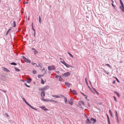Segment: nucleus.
I'll return each mask as SVG.
<instances>
[{
	"instance_id": "obj_23",
	"label": "nucleus",
	"mask_w": 124,
	"mask_h": 124,
	"mask_svg": "<svg viewBox=\"0 0 124 124\" xmlns=\"http://www.w3.org/2000/svg\"><path fill=\"white\" fill-rule=\"evenodd\" d=\"M49 101L51 102H54L56 103H58V102L56 101H55L53 100H50V101Z\"/></svg>"
},
{
	"instance_id": "obj_4",
	"label": "nucleus",
	"mask_w": 124,
	"mask_h": 124,
	"mask_svg": "<svg viewBox=\"0 0 124 124\" xmlns=\"http://www.w3.org/2000/svg\"><path fill=\"white\" fill-rule=\"evenodd\" d=\"M22 58L25 62L27 63H30L31 62V61L27 59L24 56H22Z\"/></svg>"
},
{
	"instance_id": "obj_62",
	"label": "nucleus",
	"mask_w": 124,
	"mask_h": 124,
	"mask_svg": "<svg viewBox=\"0 0 124 124\" xmlns=\"http://www.w3.org/2000/svg\"><path fill=\"white\" fill-rule=\"evenodd\" d=\"M115 82H116V80H115L113 81V82L112 83L113 84H115Z\"/></svg>"
},
{
	"instance_id": "obj_48",
	"label": "nucleus",
	"mask_w": 124,
	"mask_h": 124,
	"mask_svg": "<svg viewBox=\"0 0 124 124\" xmlns=\"http://www.w3.org/2000/svg\"><path fill=\"white\" fill-rule=\"evenodd\" d=\"M55 77L56 78H58L59 77V76L57 75H55Z\"/></svg>"
},
{
	"instance_id": "obj_11",
	"label": "nucleus",
	"mask_w": 124,
	"mask_h": 124,
	"mask_svg": "<svg viewBox=\"0 0 124 124\" xmlns=\"http://www.w3.org/2000/svg\"><path fill=\"white\" fill-rule=\"evenodd\" d=\"M31 50L34 51H33L34 53L35 54H36L38 53V52L37 51L35 48H32Z\"/></svg>"
},
{
	"instance_id": "obj_3",
	"label": "nucleus",
	"mask_w": 124,
	"mask_h": 124,
	"mask_svg": "<svg viewBox=\"0 0 124 124\" xmlns=\"http://www.w3.org/2000/svg\"><path fill=\"white\" fill-rule=\"evenodd\" d=\"M55 69V67L54 65L52 66H49L48 67V69L49 70H54Z\"/></svg>"
},
{
	"instance_id": "obj_50",
	"label": "nucleus",
	"mask_w": 124,
	"mask_h": 124,
	"mask_svg": "<svg viewBox=\"0 0 124 124\" xmlns=\"http://www.w3.org/2000/svg\"><path fill=\"white\" fill-rule=\"evenodd\" d=\"M5 115L7 117H8V114L6 113H5Z\"/></svg>"
},
{
	"instance_id": "obj_13",
	"label": "nucleus",
	"mask_w": 124,
	"mask_h": 124,
	"mask_svg": "<svg viewBox=\"0 0 124 124\" xmlns=\"http://www.w3.org/2000/svg\"><path fill=\"white\" fill-rule=\"evenodd\" d=\"M65 85L68 87H70V85H71V84L69 83H65Z\"/></svg>"
},
{
	"instance_id": "obj_54",
	"label": "nucleus",
	"mask_w": 124,
	"mask_h": 124,
	"mask_svg": "<svg viewBox=\"0 0 124 124\" xmlns=\"http://www.w3.org/2000/svg\"><path fill=\"white\" fill-rule=\"evenodd\" d=\"M28 106H29V107H30L31 108H32L33 107H32V106H31L30 104H29V105H28Z\"/></svg>"
},
{
	"instance_id": "obj_5",
	"label": "nucleus",
	"mask_w": 124,
	"mask_h": 124,
	"mask_svg": "<svg viewBox=\"0 0 124 124\" xmlns=\"http://www.w3.org/2000/svg\"><path fill=\"white\" fill-rule=\"evenodd\" d=\"M70 73L69 72H67L65 73H64L62 75L63 77H66L69 76L70 75Z\"/></svg>"
},
{
	"instance_id": "obj_41",
	"label": "nucleus",
	"mask_w": 124,
	"mask_h": 124,
	"mask_svg": "<svg viewBox=\"0 0 124 124\" xmlns=\"http://www.w3.org/2000/svg\"><path fill=\"white\" fill-rule=\"evenodd\" d=\"M0 90L2 92H4L5 93L7 92L6 91H5V90H2L0 89Z\"/></svg>"
},
{
	"instance_id": "obj_12",
	"label": "nucleus",
	"mask_w": 124,
	"mask_h": 124,
	"mask_svg": "<svg viewBox=\"0 0 124 124\" xmlns=\"http://www.w3.org/2000/svg\"><path fill=\"white\" fill-rule=\"evenodd\" d=\"M41 96L42 97H44L45 96V93L43 91H42L41 93Z\"/></svg>"
},
{
	"instance_id": "obj_37",
	"label": "nucleus",
	"mask_w": 124,
	"mask_h": 124,
	"mask_svg": "<svg viewBox=\"0 0 124 124\" xmlns=\"http://www.w3.org/2000/svg\"><path fill=\"white\" fill-rule=\"evenodd\" d=\"M24 85H25L26 86V87H30V86L29 85H27V84L26 83H24Z\"/></svg>"
},
{
	"instance_id": "obj_58",
	"label": "nucleus",
	"mask_w": 124,
	"mask_h": 124,
	"mask_svg": "<svg viewBox=\"0 0 124 124\" xmlns=\"http://www.w3.org/2000/svg\"><path fill=\"white\" fill-rule=\"evenodd\" d=\"M55 72H56L58 74H59L60 73V72L59 71H55Z\"/></svg>"
},
{
	"instance_id": "obj_53",
	"label": "nucleus",
	"mask_w": 124,
	"mask_h": 124,
	"mask_svg": "<svg viewBox=\"0 0 124 124\" xmlns=\"http://www.w3.org/2000/svg\"><path fill=\"white\" fill-rule=\"evenodd\" d=\"M28 106H29V107H30L31 108H32L33 107H32V106H31L30 104H29V105H28Z\"/></svg>"
},
{
	"instance_id": "obj_8",
	"label": "nucleus",
	"mask_w": 124,
	"mask_h": 124,
	"mask_svg": "<svg viewBox=\"0 0 124 124\" xmlns=\"http://www.w3.org/2000/svg\"><path fill=\"white\" fill-rule=\"evenodd\" d=\"M70 91L73 94L77 95V93L76 91L75 90H71V89H70Z\"/></svg>"
},
{
	"instance_id": "obj_42",
	"label": "nucleus",
	"mask_w": 124,
	"mask_h": 124,
	"mask_svg": "<svg viewBox=\"0 0 124 124\" xmlns=\"http://www.w3.org/2000/svg\"><path fill=\"white\" fill-rule=\"evenodd\" d=\"M31 64H32V65H34L36 64V66H37V67H38V65L36 63H31Z\"/></svg>"
},
{
	"instance_id": "obj_26",
	"label": "nucleus",
	"mask_w": 124,
	"mask_h": 124,
	"mask_svg": "<svg viewBox=\"0 0 124 124\" xmlns=\"http://www.w3.org/2000/svg\"><path fill=\"white\" fill-rule=\"evenodd\" d=\"M68 103L69 104L71 105H72L73 102V101H68Z\"/></svg>"
},
{
	"instance_id": "obj_7",
	"label": "nucleus",
	"mask_w": 124,
	"mask_h": 124,
	"mask_svg": "<svg viewBox=\"0 0 124 124\" xmlns=\"http://www.w3.org/2000/svg\"><path fill=\"white\" fill-rule=\"evenodd\" d=\"M40 108H41L42 109L44 110L45 111H46L48 110V109L46 108L44 106H40Z\"/></svg>"
},
{
	"instance_id": "obj_52",
	"label": "nucleus",
	"mask_w": 124,
	"mask_h": 124,
	"mask_svg": "<svg viewBox=\"0 0 124 124\" xmlns=\"http://www.w3.org/2000/svg\"><path fill=\"white\" fill-rule=\"evenodd\" d=\"M11 28L8 29L7 31L8 32H9L11 30Z\"/></svg>"
},
{
	"instance_id": "obj_15",
	"label": "nucleus",
	"mask_w": 124,
	"mask_h": 124,
	"mask_svg": "<svg viewBox=\"0 0 124 124\" xmlns=\"http://www.w3.org/2000/svg\"><path fill=\"white\" fill-rule=\"evenodd\" d=\"M114 93L118 97H120V95L116 91H114Z\"/></svg>"
},
{
	"instance_id": "obj_45",
	"label": "nucleus",
	"mask_w": 124,
	"mask_h": 124,
	"mask_svg": "<svg viewBox=\"0 0 124 124\" xmlns=\"http://www.w3.org/2000/svg\"><path fill=\"white\" fill-rule=\"evenodd\" d=\"M22 99L23 100V101L25 103L26 102V101L25 100V99L23 98H22Z\"/></svg>"
},
{
	"instance_id": "obj_6",
	"label": "nucleus",
	"mask_w": 124,
	"mask_h": 124,
	"mask_svg": "<svg viewBox=\"0 0 124 124\" xmlns=\"http://www.w3.org/2000/svg\"><path fill=\"white\" fill-rule=\"evenodd\" d=\"M90 120L91 122V123L94 124L96 121V119H94L93 118H91L90 119Z\"/></svg>"
},
{
	"instance_id": "obj_20",
	"label": "nucleus",
	"mask_w": 124,
	"mask_h": 124,
	"mask_svg": "<svg viewBox=\"0 0 124 124\" xmlns=\"http://www.w3.org/2000/svg\"><path fill=\"white\" fill-rule=\"evenodd\" d=\"M10 64L11 65H13L15 66L16 65H17V64L16 63L14 62H11L10 63Z\"/></svg>"
},
{
	"instance_id": "obj_56",
	"label": "nucleus",
	"mask_w": 124,
	"mask_h": 124,
	"mask_svg": "<svg viewBox=\"0 0 124 124\" xmlns=\"http://www.w3.org/2000/svg\"><path fill=\"white\" fill-rule=\"evenodd\" d=\"M104 71L105 72H106V73L107 74H109V72H106V71L105 70H104Z\"/></svg>"
},
{
	"instance_id": "obj_40",
	"label": "nucleus",
	"mask_w": 124,
	"mask_h": 124,
	"mask_svg": "<svg viewBox=\"0 0 124 124\" xmlns=\"http://www.w3.org/2000/svg\"><path fill=\"white\" fill-rule=\"evenodd\" d=\"M41 64V63H40V62H38V67L39 66H40L41 68H42V67L40 65V64Z\"/></svg>"
},
{
	"instance_id": "obj_2",
	"label": "nucleus",
	"mask_w": 124,
	"mask_h": 124,
	"mask_svg": "<svg viewBox=\"0 0 124 124\" xmlns=\"http://www.w3.org/2000/svg\"><path fill=\"white\" fill-rule=\"evenodd\" d=\"M78 106L79 107L80 106V108H82V109H84V108L82 106H81L82 105L83 106H85V104L84 103V102L83 101H79L78 102Z\"/></svg>"
},
{
	"instance_id": "obj_49",
	"label": "nucleus",
	"mask_w": 124,
	"mask_h": 124,
	"mask_svg": "<svg viewBox=\"0 0 124 124\" xmlns=\"http://www.w3.org/2000/svg\"><path fill=\"white\" fill-rule=\"evenodd\" d=\"M114 3V1H113V2L112 3V6L114 8H115V6L114 4H113V3Z\"/></svg>"
},
{
	"instance_id": "obj_27",
	"label": "nucleus",
	"mask_w": 124,
	"mask_h": 124,
	"mask_svg": "<svg viewBox=\"0 0 124 124\" xmlns=\"http://www.w3.org/2000/svg\"><path fill=\"white\" fill-rule=\"evenodd\" d=\"M109 112L110 113L111 116L112 117H113V116L112 114V112L111 111V110L109 109Z\"/></svg>"
},
{
	"instance_id": "obj_39",
	"label": "nucleus",
	"mask_w": 124,
	"mask_h": 124,
	"mask_svg": "<svg viewBox=\"0 0 124 124\" xmlns=\"http://www.w3.org/2000/svg\"><path fill=\"white\" fill-rule=\"evenodd\" d=\"M114 77L116 78V79L117 82H118L119 83L120 82H119V80L117 78H116V77Z\"/></svg>"
},
{
	"instance_id": "obj_60",
	"label": "nucleus",
	"mask_w": 124,
	"mask_h": 124,
	"mask_svg": "<svg viewBox=\"0 0 124 124\" xmlns=\"http://www.w3.org/2000/svg\"><path fill=\"white\" fill-rule=\"evenodd\" d=\"M32 29L34 31V32L35 31V29H34L33 27H32Z\"/></svg>"
},
{
	"instance_id": "obj_61",
	"label": "nucleus",
	"mask_w": 124,
	"mask_h": 124,
	"mask_svg": "<svg viewBox=\"0 0 124 124\" xmlns=\"http://www.w3.org/2000/svg\"><path fill=\"white\" fill-rule=\"evenodd\" d=\"M47 74V73L46 72V71H45L44 73L43 74H44V75L45 74Z\"/></svg>"
},
{
	"instance_id": "obj_36",
	"label": "nucleus",
	"mask_w": 124,
	"mask_h": 124,
	"mask_svg": "<svg viewBox=\"0 0 124 124\" xmlns=\"http://www.w3.org/2000/svg\"><path fill=\"white\" fill-rule=\"evenodd\" d=\"M88 88H89L90 89V90H91V92H93V93L94 94H95V93H94V92L91 89V88H90V87L89 86V85L88 86Z\"/></svg>"
},
{
	"instance_id": "obj_14",
	"label": "nucleus",
	"mask_w": 124,
	"mask_h": 124,
	"mask_svg": "<svg viewBox=\"0 0 124 124\" xmlns=\"http://www.w3.org/2000/svg\"><path fill=\"white\" fill-rule=\"evenodd\" d=\"M86 121L87 124H91V121H90L89 119L88 118H87Z\"/></svg>"
},
{
	"instance_id": "obj_32",
	"label": "nucleus",
	"mask_w": 124,
	"mask_h": 124,
	"mask_svg": "<svg viewBox=\"0 0 124 124\" xmlns=\"http://www.w3.org/2000/svg\"><path fill=\"white\" fill-rule=\"evenodd\" d=\"M50 99H46L44 100V101H45L48 102L49 101Z\"/></svg>"
},
{
	"instance_id": "obj_55",
	"label": "nucleus",
	"mask_w": 124,
	"mask_h": 124,
	"mask_svg": "<svg viewBox=\"0 0 124 124\" xmlns=\"http://www.w3.org/2000/svg\"><path fill=\"white\" fill-rule=\"evenodd\" d=\"M120 3V4L121 5V6H124V4H123V2H121V3Z\"/></svg>"
},
{
	"instance_id": "obj_25",
	"label": "nucleus",
	"mask_w": 124,
	"mask_h": 124,
	"mask_svg": "<svg viewBox=\"0 0 124 124\" xmlns=\"http://www.w3.org/2000/svg\"><path fill=\"white\" fill-rule=\"evenodd\" d=\"M44 76V74L41 75H38V77L39 78H40L41 77H43Z\"/></svg>"
},
{
	"instance_id": "obj_46",
	"label": "nucleus",
	"mask_w": 124,
	"mask_h": 124,
	"mask_svg": "<svg viewBox=\"0 0 124 124\" xmlns=\"http://www.w3.org/2000/svg\"><path fill=\"white\" fill-rule=\"evenodd\" d=\"M115 112L116 113V116H118V114L117 112L116 111H115Z\"/></svg>"
},
{
	"instance_id": "obj_64",
	"label": "nucleus",
	"mask_w": 124,
	"mask_h": 124,
	"mask_svg": "<svg viewBox=\"0 0 124 124\" xmlns=\"http://www.w3.org/2000/svg\"><path fill=\"white\" fill-rule=\"evenodd\" d=\"M2 77L4 78H5L6 77L5 76L3 75Z\"/></svg>"
},
{
	"instance_id": "obj_33",
	"label": "nucleus",
	"mask_w": 124,
	"mask_h": 124,
	"mask_svg": "<svg viewBox=\"0 0 124 124\" xmlns=\"http://www.w3.org/2000/svg\"><path fill=\"white\" fill-rule=\"evenodd\" d=\"M59 80L60 81H61L62 79V78L61 76H59Z\"/></svg>"
},
{
	"instance_id": "obj_9",
	"label": "nucleus",
	"mask_w": 124,
	"mask_h": 124,
	"mask_svg": "<svg viewBox=\"0 0 124 124\" xmlns=\"http://www.w3.org/2000/svg\"><path fill=\"white\" fill-rule=\"evenodd\" d=\"M3 70L4 71L6 72H7L9 73L10 72V71L8 69L4 67H2Z\"/></svg>"
},
{
	"instance_id": "obj_16",
	"label": "nucleus",
	"mask_w": 124,
	"mask_h": 124,
	"mask_svg": "<svg viewBox=\"0 0 124 124\" xmlns=\"http://www.w3.org/2000/svg\"><path fill=\"white\" fill-rule=\"evenodd\" d=\"M120 8L123 12L124 11V6H120Z\"/></svg>"
},
{
	"instance_id": "obj_57",
	"label": "nucleus",
	"mask_w": 124,
	"mask_h": 124,
	"mask_svg": "<svg viewBox=\"0 0 124 124\" xmlns=\"http://www.w3.org/2000/svg\"><path fill=\"white\" fill-rule=\"evenodd\" d=\"M25 103H26V104L27 105H28V106L29 105V104L27 102H25Z\"/></svg>"
},
{
	"instance_id": "obj_18",
	"label": "nucleus",
	"mask_w": 124,
	"mask_h": 124,
	"mask_svg": "<svg viewBox=\"0 0 124 124\" xmlns=\"http://www.w3.org/2000/svg\"><path fill=\"white\" fill-rule=\"evenodd\" d=\"M44 90L48 89L49 88V86L48 85H46L43 87Z\"/></svg>"
},
{
	"instance_id": "obj_30",
	"label": "nucleus",
	"mask_w": 124,
	"mask_h": 124,
	"mask_svg": "<svg viewBox=\"0 0 124 124\" xmlns=\"http://www.w3.org/2000/svg\"><path fill=\"white\" fill-rule=\"evenodd\" d=\"M68 54H69V55L70 56V57H72V58H73V56L71 54H70L69 52H68Z\"/></svg>"
},
{
	"instance_id": "obj_19",
	"label": "nucleus",
	"mask_w": 124,
	"mask_h": 124,
	"mask_svg": "<svg viewBox=\"0 0 124 124\" xmlns=\"http://www.w3.org/2000/svg\"><path fill=\"white\" fill-rule=\"evenodd\" d=\"M32 81V79L31 78H30L27 80V82L28 83H30Z\"/></svg>"
},
{
	"instance_id": "obj_31",
	"label": "nucleus",
	"mask_w": 124,
	"mask_h": 124,
	"mask_svg": "<svg viewBox=\"0 0 124 124\" xmlns=\"http://www.w3.org/2000/svg\"><path fill=\"white\" fill-rule=\"evenodd\" d=\"M106 115L107 116V120H108V122H109L110 121L109 120V117L108 115V114H106Z\"/></svg>"
},
{
	"instance_id": "obj_51",
	"label": "nucleus",
	"mask_w": 124,
	"mask_h": 124,
	"mask_svg": "<svg viewBox=\"0 0 124 124\" xmlns=\"http://www.w3.org/2000/svg\"><path fill=\"white\" fill-rule=\"evenodd\" d=\"M80 92L83 96H86V95L85 94L83 93L82 92Z\"/></svg>"
},
{
	"instance_id": "obj_43",
	"label": "nucleus",
	"mask_w": 124,
	"mask_h": 124,
	"mask_svg": "<svg viewBox=\"0 0 124 124\" xmlns=\"http://www.w3.org/2000/svg\"><path fill=\"white\" fill-rule=\"evenodd\" d=\"M116 120H117V123H119V120H118V116H116Z\"/></svg>"
},
{
	"instance_id": "obj_28",
	"label": "nucleus",
	"mask_w": 124,
	"mask_h": 124,
	"mask_svg": "<svg viewBox=\"0 0 124 124\" xmlns=\"http://www.w3.org/2000/svg\"><path fill=\"white\" fill-rule=\"evenodd\" d=\"M41 83L42 84H44L45 83V82L42 78H41Z\"/></svg>"
},
{
	"instance_id": "obj_59",
	"label": "nucleus",
	"mask_w": 124,
	"mask_h": 124,
	"mask_svg": "<svg viewBox=\"0 0 124 124\" xmlns=\"http://www.w3.org/2000/svg\"><path fill=\"white\" fill-rule=\"evenodd\" d=\"M33 109H34L36 110H37V109H36L35 108H34L33 107L32 108Z\"/></svg>"
},
{
	"instance_id": "obj_35",
	"label": "nucleus",
	"mask_w": 124,
	"mask_h": 124,
	"mask_svg": "<svg viewBox=\"0 0 124 124\" xmlns=\"http://www.w3.org/2000/svg\"><path fill=\"white\" fill-rule=\"evenodd\" d=\"M113 97L114 98V99L115 101L117 102V101L116 99V97L115 96H113Z\"/></svg>"
},
{
	"instance_id": "obj_34",
	"label": "nucleus",
	"mask_w": 124,
	"mask_h": 124,
	"mask_svg": "<svg viewBox=\"0 0 124 124\" xmlns=\"http://www.w3.org/2000/svg\"><path fill=\"white\" fill-rule=\"evenodd\" d=\"M32 73L33 74H35L36 73V70H33L32 71Z\"/></svg>"
},
{
	"instance_id": "obj_22",
	"label": "nucleus",
	"mask_w": 124,
	"mask_h": 124,
	"mask_svg": "<svg viewBox=\"0 0 124 124\" xmlns=\"http://www.w3.org/2000/svg\"><path fill=\"white\" fill-rule=\"evenodd\" d=\"M13 26L14 27H16V22L15 21H13Z\"/></svg>"
},
{
	"instance_id": "obj_38",
	"label": "nucleus",
	"mask_w": 124,
	"mask_h": 124,
	"mask_svg": "<svg viewBox=\"0 0 124 124\" xmlns=\"http://www.w3.org/2000/svg\"><path fill=\"white\" fill-rule=\"evenodd\" d=\"M85 82L86 83L87 85V86H89L88 85V83L87 82V79L86 78H85Z\"/></svg>"
},
{
	"instance_id": "obj_21",
	"label": "nucleus",
	"mask_w": 124,
	"mask_h": 124,
	"mask_svg": "<svg viewBox=\"0 0 124 124\" xmlns=\"http://www.w3.org/2000/svg\"><path fill=\"white\" fill-rule=\"evenodd\" d=\"M14 69L15 70L17 71H19L20 70L16 67H14Z\"/></svg>"
},
{
	"instance_id": "obj_10",
	"label": "nucleus",
	"mask_w": 124,
	"mask_h": 124,
	"mask_svg": "<svg viewBox=\"0 0 124 124\" xmlns=\"http://www.w3.org/2000/svg\"><path fill=\"white\" fill-rule=\"evenodd\" d=\"M61 96L62 98H63V99H64V101L65 102V103H68V101H67V99L63 95H61Z\"/></svg>"
},
{
	"instance_id": "obj_29",
	"label": "nucleus",
	"mask_w": 124,
	"mask_h": 124,
	"mask_svg": "<svg viewBox=\"0 0 124 124\" xmlns=\"http://www.w3.org/2000/svg\"><path fill=\"white\" fill-rule=\"evenodd\" d=\"M39 23H41V19L40 17V16H39Z\"/></svg>"
},
{
	"instance_id": "obj_47",
	"label": "nucleus",
	"mask_w": 124,
	"mask_h": 124,
	"mask_svg": "<svg viewBox=\"0 0 124 124\" xmlns=\"http://www.w3.org/2000/svg\"><path fill=\"white\" fill-rule=\"evenodd\" d=\"M39 91H44V88H42L39 89Z\"/></svg>"
},
{
	"instance_id": "obj_24",
	"label": "nucleus",
	"mask_w": 124,
	"mask_h": 124,
	"mask_svg": "<svg viewBox=\"0 0 124 124\" xmlns=\"http://www.w3.org/2000/svg\"><path fill=\"white\" fill-rule=\"evenodd\" d=\"M92 88L93 89V90H94L95 92L97 93V95H99V93L95 89V88H94L93 87H92Z\"/></svg>"
},
{
	"instance_id": "obj_17",
	"label": "nucleus",
	"mask_w": 124,
	"mask_h": 124,
	"mask_svg": "<svg viewBox=\"0 0 124 124\" xmlns=\"http://www.w3.org/2000/svg\"><path fill=\"white\" fill-rule=\"evenodd\" d=\"M52 97L53 98H60V97L58 95H53L52 96Z\"/></svg>"
},
{
	"instance_id": "obj_63",
	"label": "nucleus",
	"mask_w": 124,
	"mask_h": 124,
	"mask_svg": "<svg viewBox=\"0 0 124 124\" xmlns=\"http://www.w3.org/2000/svg\"><path fill=\"white\" fill-rule=\"evenodd\" d=\"M73 100H74V99H72V98H71L70 99V101H73Z\"/></svg>"
},
{
	"instance_id": "obj_44",
	"label": "nucleus",
	"mask_w": 124,
	"mask_h": 124,
	"mask_svg": "<svg viewBox=\"0 0 124 124\" xmlns=\"http://www.w3.org/2000/svg\"><path fill=\"white\" fill-rule=\"evenodd\" d=\"M106 65L108 66V67H109L110 68H111V66H110V65L109 64H106Z\"/></svg>"
},
{
	"instance_id": "obj_1",
	"label": "nucleus",
	"mask_w": 124,
	"mask_h": 124,
	"mask_svg": "<svg viewBox=\"0 0 124 124\" xmlns=\"http://www.w3.org/2000/svg\"><path fill=\"white\" fill-rule=\"evenodd\" d=\"M63 60V61H60L67 68H68L70 67H73L72 66L67 64Z\"/></svg>"
}]
</instances>
